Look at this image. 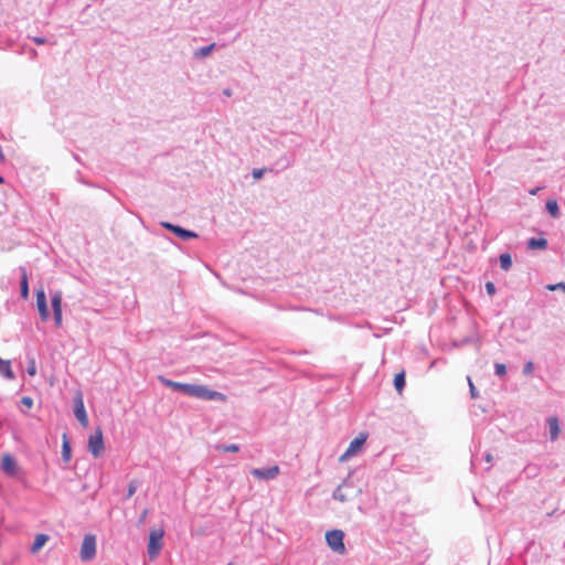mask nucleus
I'll use <instances>...</instances> for the list:
<instances>
[{"label":"nucleus","instance_id":"obj_1","mask_svg":"<svg viewBox=\"0 0 565 565\" xmlns=\"http://www.w3.org/2000/svg\"><path fill=\"white\" fill-rule=\"evenodd\" d=\"M179 392H182L189 396L200 398V399H206V401H226V395L223 393L210 390L209 387L204 385H198V384H182L179 383Z\"/></svg>","mask_w":565,"mask_h":565},{"label":"nucleus","instance_id":"obj_2","mask_svg":"<svg viewBox=\"0 0 565 565\" xmlns=\"http://www.w3.org/2000/svg\"><path fill=\"white\" fill-rule=\"evenodd\" d=\"M344 533L341 530H332L326 533V541L329 547L339 554H343L345 552V546L343 543Z\"/></svg>","mask_w":565,"mask_h":565},{"label":"nucleus","instance_id":"obj_3","mask_svg":"<svg viewBox=\"0 0 565 565\" xmlns=\"http://www.w3.org/2000/svg\"><path fill=\"white\" fill-rule=\"evenodd\" d=\"M96 556V537L93 534H86L82 542L81 559L89 562Z\"/></svg>","mask_w":565,"mask_h":565},{"label":"nucleus","instance_id":"obj_4","mask_svg":"<svg viewBox=\"0 0 565 565\" xmlns=\"http://www.w3.org/2000/svg\"><path fill=\"white\" fill-rule=\"evenodd\" d=\"M367 439V434L361 433L353 440H351L348 449L340 456L339 460L341 462L347 461L352 456L356 455L363 448L365 441Z\"/></svg>","mask_w":565,"mask_h":565},{"label":"nucleus","instance_id":"obj_5","mask_svg":"<svg viewBox=\"0 0 565 565\" xmlns=\"http://www.w3.org/2000/svg\"><path fill=\"white\" fill-rule=\"evenodd\" d=\"M163 532L160 530H153L149 535L148 555L150 559H154L162 547Z\"/></svg>","mask_w":565,"mask_h":565},{"label":"nucleus","instance_id":"obj_6","mask_svg":"<svg viewBox=\"0 0 565 565\" xmlns=\"http://www.w3.org/2000/svg\"><path fill=\"white\" fill-rule=\"evenodd\" d=\"M104 449L103 433L102 429L98 428L95 434L90 435L88 438V450L95 458H98Z\"/></svg>","mask_w":565,"mask_h":565},{"label":"nucleus","instance_id":"obj_7","mask_svg":"<svg viewBox=\"0 0 565 565\" xmlns=\"http://www.w3.org/2000/svg\"><path fill=\"white\" fill-rule=\"evenodd\" d=\"M74 415L82 426H88V417L81 392H78L74 397Z\"/></svg>","mask_w":565,"mask_h":565},{"label":"nucleus","instance_id":"obj_8","mask_svg":"<svg viewBox=\"0 0 565 565\" xmlns=\"http://www.w3.org/2000/svg\"><path fill=\"white\" fill-rule=\"evenodd\" d=\"M36 308L41 320L47 321L50 318V311L47 308L46 295L42 288L36 291Z\"/></svg>","mask_w":565,"mask_h":565},{"label":"nucleus","instance_id":"obj_9","mask_svg":"<svg viewBox=\"0 0 565 565\" xmlns=\"http://www.w3.org/2000/svg\"><path fill=\"white\" fill-rule=\"evenodd\" d=\"M1 469L9 477H14L18 473L19 467L17 460L11 455L7 454L2 457Z\"/></svg>","mask_w":565,"mask_h":565},{"label":"nucleus","instance_id":"obj_10","mask_svg":"<svg viewBox=\"0 0 565 565\" xmlns=\"http://www.w3.org/2000/svg\"><path fill=\"white\" fill-rule=\"evenodd\" d=\"M250 473L257 479L270 480V479H275L279 475V467L273 466L267 469L254 468V469H252Z\"/></svg>","mask_w":565,"mask_h":565},{"label":"nucleus","instance_id":"obj_11","mask_svg":"<svg viewBox=\"0 0 565 565\" xmlns=\"http://www.w3.org/2000/svg\"><path fill=\"white\" fill-rule=\"evenodd\" d=\"M19 271H20V277H21L20 294L23 299H28L29 298V280H28L26 268L23 266H20Z\"/></svg>","mask_w":565,"mask_h":565},{"label":"nucleus","instance_id":"obj_12","mask_svg":"<svg viewBox=\"0 0 565 565\" xmlns=\"http://www.w3.org/2000/svg\"><path fill=\"white\" fill-rule=\"evenodd\" d=\"M51 306L53 313L54 312H62V301H63V292L60 289L51 290Z\"/></svg>","mask_w":565,"mask_h":565},{"label":"nucleus","instance_id":"obj_13","mask_svg":"<svg viewBox=\"0 0 565 565\" xmlns=\"http://www.w3.org/2000/svg\"><path fill=\"white\" fill-rule=\"evenodd\" d=\"M0 373L6 377L7 380H13L14 373L11 369V362L9 360H2L0 358Z\"/></svg>","mask_w":565,"mask_h":565},{"label":"nucleus","instance_id":"obj_14","mask_svg":"<svg viewBox=\"0 0 565 565\" xmlns=\"http://www.w3.org/2000/svg\"><path fill=\"white\" fill-rule=\"evenodd\" d=\"M49 541V535L46 534H38L34 539V542L31 546V553H38Z\"/></svg>","mask_w":565,"mask_h":565},{"label":"nucleus","instance_id":"obj_15","mask_svg":"<svg viewBox=\"0 0 565 565\" xmlns=\"http://www.w3.org/2000/svg\"><path fill=\"white\" fill-rule=\"evenodd\" d=\"M547 423H548V427H550L551 439L552 440L557 439L559 431H561L559 425H558V419L556 417H550L547 419Z\"/></svg>","mask_w":565,"mask_h":565},{"label":"nucleus","instance_id":"obj_16","mask_svg":"<svg viewBox=\"0 0 565 565\" xmlns=\"http://www.w3.org/2000/svg\"><path fill=\"white\" fill-rule=\"evenodd\" d=\"M62 458L65 462L71 460V445L66 434L63 435Z\"/></svg>","mask_w":565,"mask_h":565},{"label":"nucleus","instance_id":"obj_17","mask_svg":"<svg viewBox=\"0 0 565 565\" xmlns=\"http://www.w3.org/2000/svg\"><path fill=\"white\" fill-rule=\"evenodd\" d=\"M394 386L398 394H402L405 386V372L397 373L394 377Z\"/></svg>","mask_w":565,"mask_h":565},{"label":"nucleus","instance_id":"obj_18","mask_svg":"<svg viewBox=\"0 0 565 565\" xmlns=\"http://www.w3.org/2000/svg\"><path fill=\"white\" fill-rule=\"evenodd\" d=\"M546 210L551 214V216L558 217L559 209H558V204L555 200H548L546 202Z\"/></svg>","mask_w":565,"mask_h":565},{"label":"nucleus","instance_id":"obj_19","mask_svg":"<svg viewBox=\"0 0 565 565\" xmlns=\"http://www.w3.org/2000/svg\"><path fill=\"white\" fill-rule=\"evenodd\" d=\"M547 245V242L545 238H531L529 241V248L531 249H535V248H539V249H544Z\"/></svg>","mask_w":565,"mask_h":565},{"label":"nucleus","instance_id":"obj_20","mask_svg":"<svg viewBox=\"0 0 565 565\" xmlns=\"http://www.w3.org/2000/svg\"><path fill=\"white\" fill-rule=\"evenodd\" d=\"M500 266L503 270H509L512 266L511 255L508 253L500 255Z\"/></svg>","mask_w":565,"mask_h":565},{"label":"nucleus","instance_id":"obj_21","mask_svg":"<svg viewBox=\"0 0 565 565\" xmlns=\"http://www.w3.org/2000/svg\"><path fill=\"white\" fill-rule=\"evenodd\" d=\"M214 46H215V44L212 43V44H210L207 46L201 47V49H199V50H196L194 52V56L195 57H205V56H207L212 52Z\"/></svg>","mask_w":565,"mask_h":565},{"label":"nucleus","instance_id":"obj_22","mask_svg":"<svg viewBox=\"0 0 565 565\" xmlns=\"http://www.w3.org/2000/svg\"><path fill=\"white\" fill-rule=\"evenodd\" d=\"M178 234H179V238H182V239H189V238L198 237L196 233H194L192 231L184 230V228H182L180 226H179V230H178Z\"/></svg>","mask_w":565,"mask_h":565},{"label":"nucleus","instance_id":"obj_23","mask_svg":"<svg viewBox=\"0 0 565 565\" xmlns=\"http://www.w3.org/2000/svg\"><path fill=\"white\" fill-rule=\"evenodd\" d=\"M26 372L30 376H34L36 374V363L34 358H29Z\"/></svg>","mask_w":565,"mask_h":565},{"label":"nucleus","instance_id":"obj_24","mask_svg":"<svg viewBox=\"0 0 565 565\" xmlns=\"http://www.w3.org/2000/svg\"><path fill=\"white\" fill-rule=\"evenodd\" d=\"M333 498L340 502L345 501V495L343 493L342 487H338L333 492Z\"/></svg>","mask_w":565,"mask_h":565},{"label":"nucleus","instance_id":"obj_25","mask_svg":"<svg viewBox=\"0 0 565 565\" xmlns=\"http://www.w3.org/2000/svg\"><path fill=\"white\" fill-rule=\"evenodd\" d=\"M53 318L55 327L60 328L63 322V312H54Z\"/></svg>","mask_w":565,"mask_h":565},{"label":"nucleus","instance_id":"obj_26","mask_svg":"<svg viewBox=\"0 0 565 565\" xmlns=\"http://www.w3.org/2000/svg\"><path fill=\"white\" fill-rule=\"evenodd\" d=\"M494 367H495V373H497L499 376H503V375H505V373H507V367H505V365H504V364H502V363H495Z\"/></svg>","mask_w":565,"mask_h":565},{"label":"nucleus","instance_id":"obj_27","mask_svg":"<svg viewBox=\"0 0 565 565\" xmlns=\"http://www.w3.org/2000/svg\"><path fill=\"white\" fill-rule=\"evenodd\" d=\"M159 380L167 386L171 387L173 391H177V382L167 380L163 376H159Z\"/></svg>","mask_w":565,"mask_h":565},{"label":"nucleus","instance_id":"obj_28","mask_svg":"<svg viewBox=\"0 0 565 565\" xmlns=\"http://www.w3.org/2000/svg\"><path fill=\"white\" fill-rule=\"evenodd\" d=\"M160 225L177 235V224L161 222Z\"/></svg>","mask_w":565,"mask_h":565},{"label":"nucleus","instance_id":"obj_29","mask_svg":"<svg viewBox=\"0 0 565 565\" xmlns=\"http://www.w3.org/2000/svg\"><path fill=\"white\" fill-rule=\"evenodd\" d=\"M486 290L487 292L490 295V296H493L495 294V287H494V284L491 282V281H488L486 284Z\"/></svg>","mask_w":565,"mask_h":565},{"label":"nucleus","instance_id":"obj_30","mask_svg":"<svg viewBox=\"0 0 565 565\" xmlns=\"http://www.w3.org/2000/svg\"><path fill=\"white\" fill-rule=\"evenodd\" d=\"M238 449H239L238 446L234 445V444L233 445H228V446H224L222 448V450L225 451V452H227V451H230V452H237Z\"/></svg>","mask_w":565,"mask_h":565},{"label":"nucleus","instance_id":"obj_31","mask_svg":"<svg viewBox=\"0 0 565 565\" xmlns=\"http://www.w3.org/2000/svg\"><path fill=\"white\" fill-rule=\"evenodd\" d=\"M547 288L550 290H556V289H562L565 291V284L564 282H558L556 285H548Z\"/></svg>","mask_w":565,"mask_h":565},{"label":"nucleus","instance_id":"obj_32","mask_svg":"<svg viewBox=\"0 0 565 565\" xmlns=\"http://www.w3.org/2000/svg\"><path fill=\"white\" fill-rule=\"evenodd\" d=\"M468 382H469L471 397L475 398V397H477V390H476L470 377H468Z\"/></svg>","mask_w":565,"mask_h":565},{"label":"nucleus","instance_id":"obj_33","mask_svg":"<svg viewBox=\"0 0 565 565\" xmlns=\"http://www.w3.org/2000/svg\"><path fill=\"white\" fill-rule=\"evenodd\" d=\"M21 403L26 407H31L33 405V399L29 396H24L22 397Z\"/></svg>","mask_w":565,"mask_h":565},{"label":"nucleus","instance_id":"obj_34","mask_svg":"<svg viewBox=\"0 0 565 565\" xmlns=\"http://www.w3.org/2000/svg\"><path fill=\"white\" fill-rule=\"evenodd\" d=\"M534 370V365L532 362H527L525 365H524V373L525 374H531Z\"/></svg>","mask_w":565,"mask_h":565},{"label":"nucleus","instance_id":"obj_35","mask_svg":"<svg viewBox=\"0 0 565 565\" xmlns=\"http://www.w3.org/2000/svg\"><path fill=\"white\" fill-rule=\"evenodd\" d=\"M32 41H33L35 44H38V45H42V44L46 43V39H45V38H43V36H34V38L32 39Z\"/></svg>","mask_w":565,"mask_h":565},{"label":"nucleus","instance_id":"obj_36","mask_svg":"<svg viewBox=\"0 0 565 565\" xmlns=\"http://www.w3.org/2000/svg\"><path fill=\"white\" fill-rule=\"evenodd\" d=\"M264 170L263 169H254L253 170V177L258 180L263 177Z\"/></svg>","mask_w":565,"mask_h":565},{"label":"nucleus","instance_id":"obj_37","mask_svg":"<svg viewBox=\"0 0 565 565\" xmlns=\"http://www.w3.org/2000/svg\"><path fill=\"white\" fill-rule=\"evenodd\" d=\"M136 492V486L131 482L128 487L127 498H130Z\"/></svg>","mask_w":565,"mask_h":565},{"label":"nucleus","instance_id":"obj_38","mask_svg":"<svg viewBox=\"0 0 565 565\" xmlns=\"http://www.w3.org/2000/svg\"><path fill=\"white\" fill-rule=\"evenodd\" d=\"M540 190H541V188L532 189V190H530V194H531V195H535V194H537V192H539Z\"/></svg>","mask_w":565,"mask_h":565},{"label":"nucleus","instance_id":"obj_39","mask_svg":"<svg viewBox=\"0 0 565 565\" xmlns=\"http://www.w3.org/2000/svg\"><path fill=\"white\" fill-rule=\"evenodd\" d=\"M492 459H493V458H492V455H491V454H487V456H486V460H487L488 462H491V461H492Z\"/></svg>","mask_w":565,"mask_h":565},{"label":"nucleus","instance_id":"obj_40","mask_svg":"<svg viewBox=\"0 0 565 565\" xmlns=\"http://www.w3.org/2000/svg\"><path fill=\"white\" fill-rule=\"evenodd\" d=\"M224 94H225L226 96H231V95H232V93H231V90H230V89H225V90H224Z\"/></svg>","mask_w":565,"mask_h":565},{"label":"nucleus","instance_id":"obj_41","mask_svg":"<svg viewBox=\"0 0 565 565\" xmlns=\"http://www.w3.org/2000/svg\"><path fill=\"white\" fill-rule=\"evenodd\" d=\"M4 183L3 177L0 175V184Z\"/></svg>","mask_w":565,"mask_h":565},{"label":"nucleus","instance_id":"obj_42","mask_svg":"<svg viewBox=\"0 0 565 565\" xmlns=\"http://www.w3.org/2000/svg\"><path fill=\"white\" fill-rule=\"evenodd\" d=\"M227 565H236V564H234V563H228Z\"/></svg>","mask_w":565,"mask_h":565}]
</instances>
